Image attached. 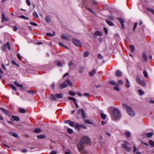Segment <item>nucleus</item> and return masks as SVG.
I'll return each instance as SVG.
<instances>
[{
    "label": "nucleus",
    "mask_w": 154,
    "mask_h": 154,
    "mask_svg": "<svg viewBox=\"0 0 154 154\" xmlns=\"http://www.w3.org/2000/svg\"><path fill=\"white\" fill-rule=\"evenodd\" d=\"M123 105L126 109L127 112L130 116H134L135 112L131 107L125 104H123Z\"/></svg>",
    "instance_id": "nucleus-1"
},
{
    "label": "nucleus",
    "mask_w": 154,
    "mask_h": 154,
    "mask_svg": "<svg viewBox=\"0 0 154 154\" xmlns=\"http://www.w3.org/2000/svg\"><path fill=\"white\" fill-rule=\"evenodd\" d=\"M84 143L82 141H81L79 142L77 145L78 148L80 153L82 154H84L85 152V150L84 148Z\"/></svg>",
    "instance_id": "nucleus-2"
},
{
    "label": "nucleus",
    "mask_w": 154,
    "mask_h": 154,
    "mask_svg": "<svg viewBox=\"0 0 154 154\" xmlns=\"http://www.w3.org/2000/svg\"><path fill=\"white\" fill-rule=\"evenodd\" d=\"M63 97V94H56L55 95L53 94H51L50 96V98L53 100H57V98L58 99L62 98Z\"/></svg>",
    "instance_id": "nucleus-3"
},
{
    "label": "nucleus",
    "mask_w": 154,
    "mask_h": 154,
    "mask_svg": "<svg viewBox=\"0 0 154 154\" xmlns=\"http://www.w3.org/2000/svg\"><path fill=\"white\" fill-rule=\"evenodd\" d=\"M128 144L129 143L126 141H124V143H122V147L127 152H129L131 150V148L128 147Z\"/></svg>",
    "instance_id": "nucleus-4"
},
{
    "label": "nucleus",
    "mask_w": 154,
    "mask_h": 154,
    "mask_svg": "<svg viewBox=\"0 0 154 154\" xmlns=\"http://www.w3.org/2000/svg\"><path fill=\"white\" fill-rule=\"evenodd\" d=\"M73 43L76 46H81L82 44L80 41L76 38H73L72 39Z\"/></svg>",
    "instance_id": "nucleus-5"
},
{
    "label": "nucleus",
    "mask_w": 154,
    "mask_h": 154,
    "mask_svg": "<svg viewBox=\"0 0 154 154\" xmlns=\"http://www.w3.org/2000/svg\"><path fill=\"white\" fill-rule=\"evenodd\" d=\"M112 113L114 116L116 117H119L120 113L119 110L116 108H114L112 110Z\"/></svg>",
    "instance_id": "nucleus-6"
},
{
    "label": "nucleus",
    "mask_w": 154,
    "mask_h": 154,
    "mask_svg": "<svg viewBox=\"0 0 154 154\" xmlns=\"http://www.w3.org/2000/svg\"><path fill=\"white\" fill-rule=\"evenodd\" d=\"M81 141L84 143H89L90 142L91 140L88 137L85 136L82 138Z\"/></svg>",
    "instance_id": "nucleus-7"
},
{
    "label": "nucleus",
    "mask_w": 154,
    "mask_h": 154,
    "mask_svg": "<svg viewBox=\"0 0 154 154\" xmlns=\"http://www.w3.org/2000/svg\"><path fill=\"white\" fill-rule=\"evenodd\" d=\"M136 80L137 82L142 86H144L146 85V83L144 81H141L139 77H137Z\"/></svg>",
    "instance_id": "nucleus-8"
},
{
    "label": "nucleus",
    "mask_w": 154,
    "mask_h": 154,
    "mask_svg": "<svg viewBox=\"0 0 154 154\" xmlns=\"http://www.w3.org/2000/svg\"><path fill=\"white\" fill-rule=\"evenodd\" d=\"M142 58L143 61L146 62L148 60V58L146 55L145 52H143L142 55Z\"/></svg>",
    "instance_id": "nucleus-9"
},
{
    "label": "nucleus",
    "mask_w": 154,
    "mask_h": 154,
    "mask_svg": "<svg viewBox=\"0 0 154 154\" xmlns=\"http://www.w3.org/2000/svg\"><path fill=\"white\" fill-rule=\"evenodd\" d=\"M0 109L6 115L9 116H10V114L6 109L2 107H0Z\"/></svg>",
    "instance_id": "nucleus-10"
},
{
    "label": "nucleus",
    "mask_w": 154,
    "mask_h": 154,
    "mask_svg": "<svg viewBox=\"0 0 154 154\" xmlns=\"http://www.w3.org/2000/svg\"><path fill=\"white\" fill-rule=\"evenodd\" d=\"M117 19L120 21L122 26V28L124 29L125 26L124 23L125 22V21H124V20L122 18H118Z\"/></svg>",
    "instance_id": "nucleus-11"
},
{
    "label": "nucleus",
    "mask_w": 154,
    "mask_h": 154,
    "mask_svg": "<svg viewBox=\"0 0 154 154\" xmlns=\"http://www.w3.org/2000/svg\"><path fill=\"white\" fill-rule=\"evenodd\" d=\"M67 85L66 82H64L62 83L60 85V88L63 89L67 87Z\"/></svg>",
    "instance_id": "nucleus-12"
},
{
    "label": "nucleus",
    "mask_w": 154,
    "mask_h": 154,
    "mask_svg": "<svg viewBox=\"0 0 154 154\" xmlns=\"http://www.w3.org/2000/svg\"><path fill=\"white\" fill-rule=\"evenodd\" d=\"M115 75L118 77H120L122 75V73L120 70H117L115 72Z\"/></svg>",
    "instance_id": "nucleus-13"
},
{
    "label": "nucleus",
    "mask_w": 154,
    "mask_h": 154,
    "mask_svg": "<svg viewBox=\"0 0 154 154\" xmlns=\"http://www.w3.org/2000/svg\"><path fill=\"white\" fill-rule=\"evenodd\" d=\"M8 20L7 18L6 17L4 14V13L2 14V20L1 21L2 23H3L4 21H8Z\"/></svg>",
    "instance_id": "nucleus-14"
},
{
    "label": "nucleus",
    "mask_w": 154,
    "mask_h": 154,
    "mask_svg": "<svg viewBox=\"0 0 154 154\" xmlns=\"http://www.w3.org/2000/svg\"><path fill=\"white\" fill-rule=\"evenodd\" d=\"M81 112L82 113V117L83 119H86V116L85 114V112L83 109H81Z\"/></svg>",
    "instance_id": "nucleus-15"
},
{
    "label": "nucleus",
    "mask_w": 154,
    "mask_h": 154,
    "mask_svg": "<svg viewBox=\"0 0 154 154\" xmlns=\"http://www.w3.org/2000/svg\"><path fill=\"white\" fill-rule=\"evenodd\" d=\"M96 70L95 69H94L93 70L90 72H89V75L90 76H93L95 74L96 72Z\"/></svg>",
    "instance_id": "nucleus-16"
},
{
    "label": "nucleus",
    "mask_w": 154,
    "mask_h": 154,
    "mask_svg": "<svg viewBox=\"0 0 154 154\" xmlns=\"http://www.w3.org/2000/svg\"><path fill=\"white\" fill-rule=\"evenodd\" d=\"M94 34L96 35H97L99 36H101L103 35V34L101 32L97 31L95 32Z\"/></svg>",
    "instance_id": "nucleus-17"
},
{
    "label": "nucleus",
    "mask_w": 154,
    "mask_h": 154,
    "mask_svg": "<svg viewBox=\"0 0 154 154\" xmlns=\"http://www.w3.org/2000/svg\"><path fill=\"white\" fill-rule=\"evenodd\" d=\"M19 111L20 113H25L26 112V109L23 108H19Z\"/></svg>",
    "instance_id": "nucleus-18"
},
{
    "label": "nucleus",
    "mask_w": 154,
    "mask_h": 154,
    "mask_svg": "<svg viewBox=\"0 0 154 154\" xmlns=\"http://www.w3.org/2000/svg\"><path fill=\"white\" fill-rule=\"evenodd\" d=\"M14 83L16 86L18 87L22 88L23 87L22 85L19 84L16 81L14 82Z\"/></svg>",
    "instance_id": "nucleus-19"
},
{
    "label": "nucleus",
    "mask_w": 154,
    "mask_h": 154,
    "mask_svg": "<svg viewBox=\"0 0 154 154\" xmlns=\"http://www.w3.org/2000/svg\"><path fill=\"white\" fill-rule=\"evenodd\" d=\"M46 137V136L44 134H41L39 135H38L37 136V138L38 139H44Z\"/></svg>",
    "instance_id": "nucleus-20"
},
{
    "label": "nucleus",
    "mask_w": 154,
    "mask_h": 154,
    "mask_svg": "<svg viewBox=\"0 0 154 154\" xmlns=\"http://www.w3.org/2000/svg\"><path fill=\"white\" fill-rule=\"evenodd\" d=\"M11 117L15 121H18L20 120L18 116H12Z\"/></svg>",
    "instance_id": "nucleus-21"
},
{
    "label": "nucleus",
    "mask_w": 154,
    "mask_h": 154,
    "mask_svg": "<svg viewBox=\"0 0 154 154\" xmlns=\"http://www.w3.org/2000/svg\"><path fill=\"white\" fill-rule=\"evenodd\" d=\"M42 131V130L40 128H35L34 131V132L35 133H39Z\"/></svg>",
    "instance_id": "nucleus-22"
},
{
    "label": "nucleus",
    "mask_w": 154,
    "mask_h": 154,
    "mask_svg": "<svg viewBox=\"0 0 154 154\" xmlns=\"http://www.w3.org/2000/svg\"><path fill=\"white\" fill-rule=\"evenodd\" d=\"M153 133L152 132L148 133L146 134V136L148 138H150L153 135Z\"/></svg>",
    "instance_id": "nucleus-23"
},
{
    "label": "nucleus",
    "mask_w": 154,
    "mask_h": 154,
    "mask_svg": "<svg viewBox=\"0 0 154 154\" xmlns=\"http://www.w3.org/2000/svg\"><path fill=\"white\" fill-rule=\"evenodd\" d=\"M55 35V32H53V34H51L50 33H47L46 34L48 36H49V37L54 36Z\"/></svg>",
    "instance_id": "nucleus-24"
},
{
    "label": "nucleus",
    "mask_w": 154,
    "mask_h": 154,
    "mask_svg": "<svg viewBox=\"0 0 154 154\" xmlns=\"http://www.w3.org/2000/svg\"><path fill=\"white\" fill-rule=\"evenodd\" d=\"M125 134L127 138L129 137L131 135L130 132L128 131L126 132L125 133Z\"/></svg>",
    "instance_id": "nucleus-25"
},
{
    "label": "nucleus",
    "mask_w": 154,
    "mask_h": 154,
    "mask_svg": "<svg viewBox=\"0 0 154 154\" xmlns=\"http://www.w3.org/2000/svg\"><path fill=\"white\" fill-rule=\"evenodd\" d=\"M106 23L109 26H112L114 25V24L111 22L107 20H106Z\"/></svg>",
    "instance_id": "nucleus-26"
},
{
    "label": "nucleus",
    "mask_w": 154,
    "mask_h": 154,
    "mask_svg": "<svg viewBox=\"0 0 154 154\" xmlns=\"http://www.w3.org/2000/svg\"><path fill=\"white\" fill-rule=\"evenodd\" d=\"M149 143L151 146H154V142L152 140H150L149 141Z\"/></svg>",
    "instance_id": "nucleus-27"
},
{
    "label": "nucleus",
    "mask_w": 154,
    "mask_h": 154,
    "mask_svg": "<svg viewBox=\"0 0 154 154\" xmlns=\"http://www.w3.org/2000/svg\"><path fill=\"white\" fill-rule=\"evenodd\" d=\"M109 83L111 85H112L114 86H116L117 85V83L115 82L112 81L109 82Z\"/></svg>",
    "instance_id": "nucleus-28"
},
{
    "label": "nucleus",
    "mask_w": 154,
    "mask_h": 154,
    "mask_svg": "<svg viewBox=\"0 0 154 154\" xmlns=\"http://www.w3.org/2000/svg\"><path fill=\"white\" fill-rule=\"evenodd\" d=\"M69 94L72 96H74L76 94V93L72 91H70L69 92Z\"/></svg>",
    "instance_id": "nucleus-29"
},
{
    "label": "nucleus",
    "mask_w": 154,
    "mask_h": 154,
    "mask_svg": "<svg viewBox=\"0 0 154 154\" xmlns=\"http://www.w3.org/2000/svg\"><path fill=\"white\" fill-rule=\"evenodd\" d=\"M45 20L47 23H49L50 22V17L48 16H47L45 18Z\"/></svg>",
    "instance_id": "nucleus-30"
},
{
    "label": "nucleus",
    "mask_w": 154,
    "mask_h": 154,
    "mask_svg": "<svg viewBox=\"0 0 154 154\" xmlns=\"http://www.w3.org/2000/svg\"><path fill=\"white\" fill-rule=\"evenodd\" d=\"M130 48L131 52H134V46L132 45H131L130 46Z\"/></svg>",
    "instance_id": "nucleus-31"
},
{
    "label": "nucleus",
    "mask_w": 154,
    "mask_h": 154,
    "mask_svg": "<svg viewBox=\"0 0 154 154\" xmlns=\"http://www.w3.org/2000/svg\"><path fill=\"white\" fill-rule=\"evenodd\" d=\"M66 82H67V83L70 86H72V83L71 81L69 79H66Z\"/></svg>",
    "instance_id": "nucleus-32"
},
{
    "label": "nucleus",
    "mask_w": 154,
    "mask_h": 154,
    "mask_svg": "<svg viewBox=\"0 0 154 154\" xmlns=\"http://www.w3.org/2000/svg\"><path fill=\"white\" fill-rule=\"evenodd\" d=\"M100 114L101 118L103 119H105L106 118V114H104L102 113H101Z\"/></svg>",
    "instance_id": "nucleus-33"
},
{
    "label": "nucleus",
    "mask_w": 154,
    "mask_h": 154,
    "mask_svg": "<svg viewBox=\"0 0 154 154\" xmlns=\"http://www.w3.org/2000/svg\"><path fill=\"white\" fill-rule=\"evenodd\" d=\"M75 127L76 129H77L79 130L81 129L80 125L79 124H76V125L75 126Z\"/></svg>",
    "instance_id": "nucleus-34"
},
{
    "label": "nucleus",
    "mask_w": 154,
    "mask_h": 154,
    "mask_svg": "<svg viewBox=\"0 0 154 154\" xmlns=\"http://www.w3.org/2000/svg\"><path fill=\"white\" fill-rule=\"evenodd\" d=\"M10 86L13 90L15 91H16L17 88L15 86L12 84L10 85Z\"/></svg>",
    "instance_id": "nucleus-35"
},
{
    "label": "nucleus",
    "mask_w": 154,
    "mask_h": 154,
    "mask_svg": "<svg viewBox=\"0 0 154 154\" xmlns=\"http://www.w3.org/2000/svg\"><path fill=\"white\" fill-rule=\"evenodd\" d=\"M5 45H6V47L7 46L9 50H10L11 49L9 43L8 42H7L6 44H5Z\"/></svg>",
    "instance_id": "nucleus-36"
},
{
    "label": "nucleus",
    "mask_w": 154,
    "mask_h": 154,
    "mask_svg": "<svg viewBox=\"0 0 154 154\" xmlns=\"http://www.w3.org/2000/svg\"><path fill=\"white\" fill-rule=\"evenodd\" d=\"M69 125L70 126L73 127L75 125V123L74 122H71L70 121L69 122Z\"/></svg>",
    "instance_id": "nucleus-37"
},
{
    "label": "nucleus",
    "mask_w": 154,
    "mask_h": 154,
    "mask_svg": "<svg viewBox=\"0 0 154 154\" xmlns=\"http://www.w3.org/2000/svg\"><path fill=\"white\" fill-rule=\"evenodd\" d=\"M126 87L127 88H129L130 87V85H129V81L127 79H126Z\"/></svg>",
    "instance_id": "nucleus-38"
},
{
    "label": "nucleus",
    "mask_w": 154,
    "mask_h": 154,
    "mask_svg": "<svg viewBox=\"0 0 154 154\" xmlns=\"http://www.w3.org/2000/svg\"><path fill=\"white\" fill-rule=\"evenodd\" d=\"M89 54V52L88 51H85L84 53V56L85 57H88Z\"/></svg>",
    "instance_id": "nucleus-39"
},
{
    "label": "nucleus",
    "mask_w": 154,
    "mask_h": 154,
    "mask_svg": "<svg viewBox=\"0 0 154 154\" xmlns=\"http://www.w3.org/2000/svg\"><path fill=\"white\" fill-rule=\"evenodd\" d=\"M61 38L63 39L66 40H68L69 38L66 36L63 35H61Z\"/></svg>",
    "instance_id": "nucleus-40"
},
{
    "label": "nucleus",
    "mask_w": 154,
    "mask_h": 154,
    "mask_svg": "<svg viewBox=\"0 0 154 154\" xmlns=\"http://www.w3.org/2000/svg\"><path fill=\"white\" fill-rule=\"evenodd\" d=\"M18 17L19 18H22L24 19H29V18L28 17H26L23 15H22L21 16H19Z\"/></svg>",
    "instance_id": "nucleus-41"
},
{
    "label": "nucleus",
    "mask_w": 154,
    "mask_h": 154,
    "mask_svg": "<svg viewBox=\"0 0 154 154\" xmlns=\"http://www.w3.org/2000/svg\"><path fill=\"white\" fill-rule=\"evenodd\" d=\"M138 93L139 94L141 95H143L144 94L143 92L141 90L139 89L138 90Z\"/></svg>",
    "instance_id": "nucleus-42"
},
{
    "label": "nucleus",
    "mask_w": 154,
    "mask_h": 154,
    "mask_svg": "<svg viewBox=\"0 0 154 154\" xmlns=\"http://www.w3.org/2000/svg\"><path fill=\"white\" fill-rule=\"evenodd\" d=\"M10 135H11L14 137H18V134L15 133H12L10 134Z\"/></svg>",
    "instance_id": "nucleus-43"
},
{
    "label": "nucleus",
    "mask_w": 154,
    "mask_h": 154,
    "mask_svg": "<svg viewBox=\"0 0 154 154\" xmlns=\"http://www.w3.org/2000/svg\"><path fill=\"white\" fill-rule=\"evenodd\" d=\"M33 15L37 18H38V17L37 13L36 12H35L33 13Z\"/></svg>",
    "instance_id": "nucleus-44"
},
{
    "label": "nucleus",
    "mask_w": 154,
    "mask_h": 154,
    "mask_svg": "<svg viewBox=\"0 0 154 154\" xmlns=\"http://www.w3.org/2000/svg\"><path fill=\"white\" fill-rule=\"evenodd\" d=\"M57 65L58 66H63V64L61 62L59 61H57Z\"/></svg>",
    "instance_id": "nucleus-45"
},
{
    "label": "nucleus",
    "mask_w": 154,
    "mask_h": 154,
    "mask_svg": "<svg viewBox=\"0 0 154 154\" xmlns=\"http://www.w3.org/2000/svg\"><path fill=\"white\" fill-rule=\"evenodd\" d=\"M11 63L13 64L16 65V66H17L18 67H19V65L17 63L15 62L14 60H12L11 61Z\"/></svg>",
    "instance_id": "nucleus-46"
},
{
    "label": "nucleus",
    "mask_w": 154,
    "mask_h": 154,
    "mask_svg": "<svg viewBox=\"0 0 154 154\" xmlns=\"http://www.w3.org/2000/svg\"><path fill=\"white\" fill-rule=\"evenodd\" d=\"M148 10L150 12H151L152 13L154 14V10L150 8H147Z\"/></svg>",
    "instance_id": "nucleus-47"
},
{
    "label": "nucleus",
    "mask_w": 154,
    "mask_h": 154,
    "mask_svg": "<svg viewBox=\"0 0 154 154\" xmlns=\"http://www.w3.org/2000/svg\"><path fill=\"white\" fill-rule=\"evenodd\" d=\"M67 131H68V132L69 134H71L72 133H73V131H72V129L70 128H68Z\"/></svg>",
    "instance_id": "nucleus-48"
},
{
    "label": "nucleus",
    "mask_w": 154,
    "mask_h": 154,
    "mask_svg": "<svg viewBox=\"0 0 154 154\" xmlns=\"http://www.w3.org/2000/svg\"><path fill=\"white\" fill-rule=\"evenodd\" d=\"M143 75H144V76L146 78H147L148 77V75L147 73V72L146 71H144L143 72Z\"/></svg>",
    "instance_id": "nucleus-49"
},
{
    "label": "nucleus",
    "mask_w": 154,
    "mask_h": 154,
    "mask_svg": "<svg viewBox=\"0 0 154 154\" xmlns=\"http://www.w3.org/2000/svg\"><path fill=\"white\" fill-rule=\"evenodd\" d=\"M98 57L100 60L102 59L103 58V56L99 54H98Z\"/></svg>",
    "instance_id": "nucleus-50"
},
{
    "label": "nucleus",
    "mask_w": 154,
    "mask_h": 154,
    "mask_svg": "<svg viewBox=\"0 0 154 154\" xmlns=\"http://www.w3.org/2000/svg\"><path fill=\"white\" fill-rule=\"evenodd\" d=\"M6 45H4L2 48V49L3 51H6Z\"/></svg>",
    "instance_id": "nucleus-51"
},
{
    "label": "nucleus",
    "mask_w": 154,
    "mask_h": 154,
    "mask_svg": "<svg viewBox=\"0 0 154 154\" xmlns=\"http://www.w3.org/2000/svg\"><path fill=\"white\" fill-rule=\"evenodd\" d=\"M3 73V72L2 69H0V79L2 78V74Z\"/></svg>",
    "instance_id": "nucleus-52"
},
{
    "label": "nucleus",
    "mask_w": 154,
    "mask_h": 154,
    "mask_svg": "<svg viewBox=\"0 0 154 154\" xmlns=\"http://www.w3.org/2000/svg\"><path fill=\"white\" fill-rule=\"evenodd\" d=\"M86 9H87L89 11H91V12H92L94 14H95V13L92 11V10L91 9L89 8H87Z\"/></svg>",
    "instance_id": "nucleus-53"
},
{
    "label": "nucleus",
    "mask_w": 154,
    "mask_h": 154,
    "mask_svg": "<svg viewBox=\"0 0 154 154\" xmlns=\"http://www.w3.org/2000/svg\"><path fill=\"white\" fill-rule=\"evenodd\" d=\"M80 128H83L85 129H87V127L86 126H85L82 124L80 125Z\"/></svg>",
    "instance_id": "nucleus-54"
},
{
    "label": "nucleus",
    "mask_w": 154,
    "mask_h": 154,
    "mask_svg": "<svg viewBox=\"0 0 154 154\" xmlns=\"http://www.w3.org/2000/svg\"><path fill=\"white\" fill-rule=\"evenodd\" d=\"M30 24L35 26H38V25L37 23L32 22H30Z\"/></svg>",
    "instance_id": "nucleus-55"
},
{
    "label": "nucleus",
    "mask_w": 154,
    "mask_h": 154,
    "mask_svg": "<svg viewBox=\"0 0 154 154\" xmlns=\"http://www.w3.org/2000/svg\"><path fill=\"white\" fill-rule=\"evenodd\" d=\"M73 65V63L72 62V61H71L70 62H69L68 63V66H69V67H71V66H72Z\"/></svg>",
    "instance_id": "nucleus-56"
},
{
    "label": "nucleus",
    "mask_w": 154,
    "mask_h": 154,
    "mask_svg": "<svg viewBox=\"0 0 154 154\" xmlns=\"http://www.w3.org/2000/svg\"><path fill=\"white\" fill-rule=\"evenodd\" d=\"M137 24H138L137 23H135V24H134V28H133L134 31L135 30V28H136V27H137Z\"/></svg>",
    "instance_id": "nucleus-57"
},
{
    "label": "nucleus",
    "mask_w": 154,
    "mask_h": 154,
    "mask_svg": "<svg viewBox=\"0 0 154 154\" xmlns=\"http://www.w3.org/2000/svg\"><path fill=\"white\" fill-rule=\"evenodd\" d=\"M103 29L105 31V34L106 35L107 33H108V29L107 28H106L104 27H103Z\"/></svg>",
    "instance_id": "nucleus-58"
},
{
    "label": "nucleus",
    "mask_w": 154,
    "mask_h": 154,
    "mask_svg": "<svg viewBox=\"0 0 154 154\" xmlns=\"http://www.w3.org/2000/svg\"><path fill=\"white\" fill-rule=\"evenodd\" d=\"M84 120V121L87 123L88 124H91V122L88 120H87V119H83Z\"/></svg>",
    "instance_id": "nucleus-59"
},
{
    "label": "nucleus",
    "mask_w": 154,
    "mask_h": 154,
    "mask_svg": "<svg viewBox=\"0 0 154 154\" xmlns=\"http://www.w3.org/2000/svg\"><path fill=\"white\" fill-rule=\"evenodd\" d=\"M84 69V68L83 67H81L79 70V72L81 73Z\"/></svg>",
    "instance_id": "nucleus-60"
},
{
    "label": "nucleus",
    "mask_w": 154,
    "mask_h": 154,
    "mask_svg": "<svg viewBox=\"0 0 154 154\" xmlns=\"http://www.w3.org/2000/svg\"><path fill=\"white\" fill-rule=\"evenodd\" d=\"M26 3L27 5L29 6L30 5V2L29 0H26Z\"/></svg>",
    "instance_id": "nucleus-61"
},
{
    "label": "nucleus",
    "mask_w": 154,
    "mask_h": 154,
    "mask_svg": "<svg viewBox=\"0 0 154 154\" xmlns=\"http://www.w3.org/2000/svg\"><path fill=\"white\" fill-rule=\"evenodd\" d=\"M83 95L86 97H88L90 95L88 93H84Z\"/></svg>",
    "instance_id": "nucleus-62"
},
{
    "label": "nucleus",
    "mask_w": 154,
    "mask_h": 154,
    "mask_svg": "<svg viewBox=\"0 0 154 154\" xmlns=\"http://www.w3.org/2000/svg\"><path fill=\"white\" fill-rule=\"evenodd\" d=\"M18 29V28L17 26H14L13 28V30L14 31H17Z\"/></svg>",
    "instance_id": "nucleus-63"
},
{
    "label": "nucleus",
    "mask_w": 154,
    "mask_h": 154,
    "mask_svg": "<svg viewBox=\"0 0 154 154\" xmlns=\"http://www.w3.org/2000/svg\"><path fill=\"white\" fill-rule=\"evenodd\" d=\"M57 152L55 151H51L49 154H56Z\"/></svg>",
    "instance_id": "nucleus-64"
}]
</instances>
